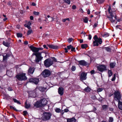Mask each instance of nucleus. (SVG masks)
Returning a JSON list of instances; mask_svg holds the SVG:
<instances>
[{"label": "nucleus", "instance_id": "338daca9", "mask_svg": "<svg viewBox=\"0 0 122 122\" xmlns=\"http://www.w3.org/2000/svg\"><path fill=\"white\" fill-rule=\"evenodd\" d=\"M43 46L44 48H46L47 49H48V47H47L46 46V45H44Z\"/></svg>", "mask_w": 122, "mask_h": 122}, {"label": "nucleus", "instance_id": "72a5a7b5", "mask_svg": "<svg viewBox=\"0 0 122 122\" xmlns=\"http://www.w3.org/2000/svg\"><path fill=\"white\" fill-rule=\"evenodd\" d=\"M63 1L64 3H67L68 5H70V0H63Z\"/></svg>", "mask_w": 122, "mask_h": 122}, {"label": "nucleus", "instance_id": "6e6552de", "mask_svg": "<svg viewBox=\"0 0 122 122\" xmlns=\"http://www.w3.org/2000/svg\"><path fill=\"white\" fill-rule=\"evenodd\" d=\"M42 74L43 77H46L50 75L51 72L49 70L45 69L42 72Z\"/></svg>", "mask_w": 122, "mask_h": 122}, {"label": "nucleus", "instance_id": "f03ea898", "mask_svg": "<svg viewBox=\"0 0 122 122\" xmlns=\"http://www.w3.org/2000/svg\"><path fill=\"white\" fill-rule=\"evenodd\" d=\"M93 38L94 40V41H93V46H98L99 45H101L102 44V39L98 38L97 35H95Z\"/></svg>", "mask_w": 122, "mask_h": 122}, {"label": "nucleus", "instance_id": "a19ab883", "mask_svg": "<svg viewBox=\"0 0 122 122\" xmlns=\"http://www.w3.org/2000/svg\"><path fill=\"white\" fill-rule=\"evenodd\" d=\"M76 69V67L74 66H72V67L71 68V70L73 71H75Z\"/></svg>", "mask_w": 122, "mask_h": 122}, {"label": "nucleus", "instance_id": "b1692460", "mask_svg": "<svg viewBox=\"0 0 122 122\" xmlns=\"http://www.w3.org/2000/svg\"><path fill=\"white\" fill-rule=\"evenodd\" d=\"M91 89L88 87L87 86L84 89V91L86 92H90Z\"/></svg>", "mask_w": 122, "mask_h": 122}, {"label": "nucleus", "instance_id": "39448f33", "mask_svg": "<svg viewBox=\"0 0 122 122\" xmlns=\"http://www.w3.org/2000/svg\"><path fill=\"white\" fill-rule=\"evenodd\" d=\"M51 115V114L50 112H44L43 113L42 119L44 121L49 120L50 119Z\"/></svg>", "mask_w": 122, "mask_h": 122}, {"label": "nucleus", "instance_id": "c85d7f7f", "mask_svg": "<svg viewBox=\"0 0 122 122\" xmlns=\"http://www.w3.org/2000/svg\"><path fill=\"white\" fill-rule=\"evenodd\" d=\"M55 111L57 113L60 112L61 110L58 108H56L55 109Z\"/></svg>", "mask_w": 122, "mask_h": 122}, {"label": "nucleus", "instance_id": "423d86ee", "mask_svg": "<svg viewBox=\"0 0 122 122\" xmlns=\"http://www.w3.org/2000/svg\"><path fill=\"white\" fill-rule=\"evenodd\" d=\"M53 64V60L50 59H47L44 62L45 66L46 67H49Z\"/></svg>", "mask_w": 122, "mask_h": 122}, {"label": "nucleus", "instance_id": "4c0bfd02", "mask_svg": "<svg viewBox=\"0 0 122 122\" xmlns=\"http://www.w3.org/2000/svg\"><path fill=\"white\" fill-rule=\"evenodd\" d=\"M83 21L85 23H87L88 21V19L86 17L85 18L83 19Z\"/></svg>", "mask_w": 122, "mask_h": 122}, {"label": "nucleus", "instance_id": "37998d69", "mask_svg": "<svg viewBox=\"0 0 122 122\" xmlns=\"http://www.w3.org/2000/svg\"><path fill=\"white\" fill-rule=\"evenodd\" d=\"M17 35L18 37H22V35L21 33H17Z\"/></svg>", "mask_w": 122, "mask_h": 122}, {"label": "nucleus", "instance_id": "ea45409f", "mask_svg": "<svg viewBox=\"0 0 122 122\" xmlns=\"http://www.w3.org/2000/svg\"><path fill=\"white\" fill-rule=\"evenodd\" d=\"M33 14L35 15H38L39 14V12H36L35 11H34L33 12Z\"/></svg>", "mask_w": 122, "mask_h": 122}, {"label": "nucleus", "instance_id": "7c9ffc66", "mask_svg": "<svg viewBox=\"0 0 122 122\" xmlns=\"http://www.w3.org/2000/svg\"><path fill=\"white\" fill-rule=\"evenodd\" d=\"M25 107L26 108H28L30 107V105L29 104H27L26 102H25Z\"/></svg>", "mask_w": 122, "mask_h": 122}, {"label": "nucleus", "instance_id": "9b49d317", "mask_svg": "<svg viewBox=\"0 0 122 122\" xmlns=\"http://www.w3.org/2000/svg\"><path fill=\"white\" fill-rule=\"evenodd\" d=\"M39 81V79L36 78H30L29 80V82L34 83L36 84H37Z\"/></svg>", "mask_w": 122, "mask_h": 122}, {"label": "nucleus", "instance_id": "8fccbe9b", "mask_svg": "<svg viewBox=\"0 0 122 122\" xmlns=\"http://www.w3.org/2000/svg\"><path fill=\"white\" fill-rule=\"evenodd\" d=\"M106 50L108 51H111V49L110 48L108 47H106L105 48Z\"/></svg>", "mask_w": 122, "mask_h": 122}, {"label": "nucleus", "instance_id": "a878e982", "mask_svg": "<svg viewBox=\"0 0 122 122\" xmlns=\"http://www.w3.org/2000/svg\"><path fill=\"white\" fill-rule=\"evenodd\" d=\"M47 17L50 18L48 20L49 22H52L54 20V18L51 17L49 15H48L47 16Z\"/></svg>", "mask_w": 122, "mask_h": 122}, {"label": "nucleus", "instance_id": "412c9836", "mask_svg": "<svg viewBox=\"0 0 122 122\" xmlns=\"http://www.w3.org/2000/svg\"><path fill=\"white\" fill-rule=\"evenodd\" d=\"M48 46L50 48L55 49L58 48V47L57 46L54 45H48Z\"/></svg>", "mask_w": 122, "mask_h": 122}, {"label": "nucleus", "instance_id": "2eb2a0df", "mask_svg": "<svg viewBox=\"0 0 122 122\" xmlns=\"http://www.w3.org/2000/svg\"><path fill=\"white\" fill-rule=\"evenodd\" d=\"M79 65L82 66H86L87 65V63L84 60H82L78 61Z\"/></svg>", "mask_w": 122, "mask_h": 122}, {"label": "nucleus", "instance_id": "69168bd1", "mask_svg": "<svg viewBox=\"0 0 122 122\" xmlns=\"http://www.w3.org/2000/svg\"><path fill=\"white\" fill-rule=\"evenodd\" d=\"M52 59H53V61H54L55 62L56 61V59L55 57H53L52 58Z\"/></svg>", "mask_w": 122, "mask_h": 122}, {"label": "nucleus", "instance_id": "dca6fc26", "mask_svg": "<svg viewBox=\"0 0 122 122\" xmlns=\"http://www.w3.org/2000/svg\"><path fill=\"white\" fill-rule=\"evenodd\" d=\"M64 89L62 87H60L58 89V92L59 94L61 95H63L64 93Z\"/></svg>", "mask_w": 122, "mask_h": 122}, {"label": "nucleus", "instance_id": "3c124183", "mask_svg": "<svg viewBox=\"0 0 122 122\" xmlns=\"http://www.w3.org/2000/svg\"><path fill=\"white\" fill-rule=\"evenodd\" d=\"M10 107L11 109H13L15 110H16V108H15V107H13L11 106H10Z\"/></svg>", "mask_w": 122, "mask_h": 122}, {"label": "nucleus", "instance_id": "20e7f679", "mask_svg": "<svg viewBox=\"0 0 122 122\" xmlns=\"http://www.w3.org/2000/svg\"><path fill=\"white\" fill-rule=\"evenodd\" d=\"M25 74V73H20L16 75V77L20 81H25L27 79Z\"/></svg>", "mask_w": 122, "mask_h": 122}, {"label": "nucleus", "instance_id": "0eeeda50", "mask_svg": "<svg viewBox=\"0 0 122 122\" xmlns=\"http://www.w3.org/2000/svg\"><path fill=\"white\" fill-rule=\"evenodd\" d=\"M97 70L100 71L102 72L107 70L106 66L104 65H99L97 66Z\"/></svg>", "mask_w": 122, "mask_h": 122}, {"label": "nucleus", "instance_id": "09e8293b", "mask_svg": "<svg viewBox=\"0 0 122 122\" xmlns=\"http://www.w3.org/2000/svg\"><path fill=\"white\" fill-rule=\"evenodd\" d=\"M72 46L71 45H70L69 46H67V49L68 50H70L72 48Z\"/></svg>", "mask_w": 122, "mask_h": 122}, {"label": "nucleus", "instance_id": "f3484780", "mask_svg": "<svg viewBox=\"0 0 122 122\" xmlns=\"http://www.w3.org/2000/svg\"><path fill=\"white\" fill-rule=\"evenodd\" d=\"M35 68L34 67H30L28 70V73L29 74H32L34 72Z\"/></svg>", "mask_w": 122, "mask_h": 122}, {"label": "nucleus", "instance_id": "c756f323", "mask_svg": "<svg viewBox=\"0 0 122 122\" xmlns=\"http://www.w3.org/2000/svg\"><path fill=\"white\" fill-rule=\"evenodd\" d=\"M102 109L104 111L106 110L107 108V105H104L102 107Z\"/></svg>", "mask_w": 122, "mask_h": 122}, {"label": "nucleus", "instance_id": "f8f14e48", "mask_svg": "<svg viewBox=\"0 0 122 122\" xmlns=\"http://www.w3.org/2000/svg\"><path fill=\"white\" fill-rule=\"evenodd\" d=\"M87 74L84 72H82L80 76V79L81 80H84L86 78Z\"/></svg>", "mask_w": 122, "mask_h": 122}, {"label": "nucleus", "instance_id": "f257e3e1", "mask_svg": "<svg viewBox=\"0 0 122 122\" xmlns=\"http://www.w3.org/2000/svg\"><path fill=\"white\" fill-rule=\"evenodd\" d=\"M108 11L110 15L109 16L107 17L112 22H115L117 19V16L115 15V12L112 11L110 6H109L108 9Z\"/></svg>", "mask_w": 122, "mask_h": 122}, {"label": "nucleus", "instance_id": "f704fd0d", "mask_svg": "<svg viewBox=\"0 0 122 122\" xmlns=\"http://www.w3.org/2000/svg\"><path fill=\"white\" fill-rule=\"evenodd\" d=\"M66 20H67L68 21H70V19L69 18L64 19H63L62 20V21L63 22H65Z\"/></svg>", "mask_w": 122, "mask_h": 122}, {"label": "nucleus", "instance_id": "c9c22d12", "mask_svg": "<svg viewBox=\"0 0 122 122\" xmlns=\"http://www.w3.org/2000/svg\"><path fill=\"white\" fill-rule=\"evenodd\" d=\"M113 118L112 117H110L109 119V122H113Z\"/></svg>", "mask_w": 122, "mask_h": 122}, {"label": "nucleus", "instance_id": "e433bc0d", "mask_svg": "<svg viewBox=\"0 0 122 122\" xmlns=\"http://www.w3.org/2000/svg\"><path fill=\"white\" fill-rule=\"evenodd\" d=\"M87 44H82L81 45V47L82 49H84L87 47Z\"/></svg>", "mask_w": 122, "mask_h": 122}, {"label": "nucleus", "instance_id": "4d7b16f0", "mask_svg": "<svg viewBox=\"0 0 122 122\" xmlns=\"http://www.w3.org/2000/svg\"><path fill=\"white\" fill-rule=\"evenodd\" d=\"M75 48L73 47L72 46V48H71V51H75Z\"/></svg>", "mask_w": 122, "mask_h": 122}, {"label": "nucleus", "instance_id": "473e14b6", "mask_svg": "<svg viewBox=\"0 0 122 122\" xmlns=\"http://www.w3.org/2000/svg\"><path fill=\"white\" fill-rule=\"evenodd\" d=\"M105 0H97V2L98 4H102L104 2Z\"/></svg>", "mask_w": 122, "mask_h": 122}, {"label": "nucleus", "instance_id": "6ab92c4d", "mask_svg": "<svg viewBox=\"0 0 122 122\" xmlns=\"http://www.w3.org/2000/svg\"><path fill=\"white\" fill-rule=\"evenodd\" d=\"M76 119L74 117L67 119V122H76Z\"/></svg>", "mask_w": 122, "mask_h": 122}, {"label": "nucleus", "instance_id": "4468645a", "mask_svg": "<svg viewBox=\"0 0 122 122\" xmlns=\"http://www.w3.org/2000/svg\"><path fill=\"white\" fill-rule=\"evenodd\" d=\"M40 101L42 106L46 105L47 102V100L45 98L41 99Z\"/></svg>", "mask_w": 122, "mask_h": 122}, {"label": "nucleus", "instance_id": "bf43d9fd", "mask_svg": "<svg viewBox=\"0 0 122 122\" xmlns=\"http://www.w3.org/2000/svg\"><path fill=\"white\" fill-rule=\"evenodd\" d=\"M72 8L73 9H75L76 8V6L75 5H73L72 6Z\"/></svg>", "mask_w": 122, "mask_h": 122}, {"label": "nucleus", "instance_id": "9d476101", "mask_svg": "<svg viewBox=\"0 0 122 122\" xmlns=\"http://www.w3.org/2000/svg\"><path fill=\"white\" fill-rule=\"evenodd\" d=\"M30 48L33 52L35 53H38L40 49V48H36L32 46H30Z\"/></svg>", "mask_w": 122, "mask_h": 122}, {"label": "nucleus", "instance_id": "680f3d73", "mask_svg": "<svg viewBox=\"0 0 122 122\" xmlns=\"http://www.w3.org/2000/svg\"><path fill=\"white\" fill-rule=\"evenodd\" d=\"M23 113L24 114V115H26L27 114V112L26 111H24L23 112Z\"/></svg>", "mask_w": 122, "mask_h": 122}, {"label": "nucleus", "instance_id": "7ed1b4c3", "mask_svg": "<svg viewBox=\"0 0 122 122\" xmlns=\"http://www.w3.org/2000/svg\"><path fill=\"white\" fill-rule=\"evenodd\" d=\"M121 94L119 90L115 91L114 93V99L116 101L118 102L121 99Z\"/></svg>", "mask_w": 122, "mask_h": 122}, {"label": "nucleus", "instance_id": "ddd939ff", "mask_svg": "<svg viewBox=\"0 0 122 122\" xmlns=\"http://www.w3.org/2000/svg\"><path fill=\"white\" fill-rule=\"evenodd\" d=\"M42 57L41 56V54L40 53L36 57L35 61L36 63H38L39 61L41 60Z\"/></svg>", "mask_w": 122, "mask_h": 122}, {"label": "nucleus", "instance_id": "c03bdc74", "mask_svg": "<svg viewBox=\"0 0 122 122\" xmlns=\"http://www.w3.org/2000/svg\"><path fill=\"white\" fill-rule=\"evenodd\" d=\"M41 53H33L32 54V55H35L36 56V57L37 56H38V55H39Z\"/></svg>", "mask_w": 122, "mask_h": 122}, {"label": "nucleus", "instance_id": "a211bd4d", "mask_svg": "<svg viewBox=\"0 0 122 122\" xmlns=\"http://www.w3.org/2000/svg\"><path fill=\"white\" fill-rule=\"evenodd\" d=\"M34 106L36 107H42L40 101H37L34 104Z\"/></svg>", "mask_w": 122, "mask_h": 122}, {"label": "nucleus", "instance_id": "cd10ccee", "mask_svg": "<svg viewBox=\"0 0 122 122\" xmlns=\"http://www.w3.org/2000/svg\"><path fill=\"white\" fill-rule=\"evenodd\" d=\"M13 100L15 103H17V104H20L21 103L19 101L17 100L16 99L14 98L13 99Z\"/></svg>", "mask_w": 122, "mask_h": 122}, {"label": "nucleus", "instance_id": "393cba45", "mask_svg": "<svg viewBox=\"0 0 122 122\" xmlns=\"http://www.w3.org/2000/svg\"><path fill=\"white\" fill-rule=\"evenodd\" d=\"M116 64V63L115 62L110 63V67L111 68H114V67Z\"/></svg>", "mask_w": 122, "mask_h": 122}, {"label": "nucleus", "instance_id": "aec40b11", "mask_svg": "<svg viewBox=\"0 0 122 122\" xmlns=\"http://www.w3.org/2000/svg\"><path fill=\"white\" fill-rule=\"evenodd\" d=\"M31 25V23L29 21L26 23L24 25V26L25 27H27L28 29H30L31 28L30 26Z\"/></svg>", "mask_w": 122, "mask_h": 122}, {"label": "nucleus", "instance_id": "774afa93", "mask_svg": "<svg viewBox=\"0 0 122 122\" xmlns=\"http://www.w3.org/2000/svg\"><path fill=\"white\" fill-rule=\"evenodd\" d=\"M87 14H89L90 13V11L89 10V9H88L87 10Z\"/></svg>", "mask_w": 122, "mask_h": 122}, {"label": "nucleus", "instance_id": "de8ad7c7", "mask_svg": "<svg viewBox=\"0 0 122 122\" xmlns=\"http://www.w3.org/2000/svg\"><path fill=\"white\" fill-rule=\"evenodd\" d=\"M103 90V89L102 88H99L97 89V91L98 92H100Z\"/></svg>", "mask_w": 122, "mask_h": 122}, {"label": "nucleus", "instance_id": "864d4df0", "mask_svg": "<svg viewBox=\"0 0 122 122\" xmlns=\"http://www.w3.org/2000/svg\"><path fill=\"white\" fill-rule=\"evenodd\" d=\"M115 76L114 75L112 79L111 80L112 81H114L115 80Z\"/></svg>", "mask_w": 122, "mask_h": 122}, {"label": "nucleus", "instance_id": "e2e57ef3", "mask_svg": "<svg viewBox=\"0 0 122 122\" xmlns=\"http://www.w3.org/2000/svg\"><path fill=\"white\" fill-rule=\"evenodd\" d=\"M28 44V42L27 41H25L24 42V44L25 45H27Z\"/></svg>", "mask_w": 122, "mask_h": 122}, {"label": "nucleus", "instance_id": "4be33fe9", "mask_svg": "<svg viewBox=\"0 0 122 122\" xmlns=\"http://www.w3.org/2000/svg\"><path fill=\"white\" fill-rule=\"evenodd\" d=\"M10 55L9 54H6L5 56L3 55V61H6L8 58L10 56Z\"/></svg>", "mask_w": 122, "mask_h": 122}, {"label": "nucleus", "instance_id": "bb28decb", "mask_svg": "<svg viewBox=\"0 0 122 122\" xmlns=\"http://www.w3.org/2000/svg\"><path fill=\"white\" fill-rule=\"evenodd\" d=\"M3 44L6 47H9L10 46V43L4 41L3 42Z\"/></svg>", "mask_w": 122, "mask_h": 122}, {"label": "nucleus", "instance_id": "1a4fd4ad", "mask_svg": "<svg viewBox=\"0 0 122 122\" xmlns=\"http://www.w3.org/2000/svg\"><path fill=\"white\" fill-rule=\"evenodd\" d=\"M29 96L32 97H35L36 96V93L34 91H29L28 92Z\"/></svg>", "mask_w": 122, "mask_h": 122}, {"label": "nucleus", "instance_id": "5fc2aeb1", "mask_svg": "<svg viewBox=\"0 0 122 122\" xmlns=\"http://www.w3.org/2000/svg\"><path fill=\"white\" fill-rule=\"evenodd\" d=\"M22 65V64L19 65H16L15 66V67L16 68H18L20 66H21Z\"/></svg>", "mask_w": 122, "mask_h": 122}, {"label": "nucleus", "instance_id": "6e6d98bb", "mask_svg": "<svg viewBox=\"0 0 122 122\" xmlns=\"http://www.w3.org/2000/svg\"><path fill=\"white\" fill-rule=\"evenodd\" d=\"M64 111L65 112H67L69 111V110L67 108H66L64 110Z\"/></svg>", "mask_w": 122, "mask_h": 122}, {"label": "nucleus", "instance_id": "58836bf2", "mask_svg": "<svg viewBox=\"0 0 122 122\" xmlns=\"http://www.w3.org/2000/svg\"><path fill=\"white\" fill-rule=\"evenodd\" d=\"M32 32V30L31 29L29 30L27 32V35H29Z\"/></svg>", "mask_w": 122, "mask_h": 122}, {"label": "nucleus", "instance_id": "603ef678", "mask_svg": "<svg viewBox=\"0 0 122 122\" xmlns=\"http://www.w3.org/2000/svg\"><path fill=\"white\" fill-rule=\"evenodd\" d=\"M90 73L91 75L94 74L95 73V71L94 70H92L91 71Z\"/></svg>", "mask_w": 122, "mask_h": 122}, {"label": "nucleus", "instance_id": "49530a36", "mask_svg": "<svg viewBox=\"0 0 122 122\" xmlns=\"http://www.w3.org/2000/svg\"><path fill=\"white\" fill-rule=\"evenodd\" d=\"M98 25V22H97L95 24H94L93 25V28H94L97 27Z\"/></svg>", "mask_w": 122, "mask_h": 122}, {"label": "nucleus", "instance_id": "0e129e2a", "mask_svg": "<svg viewBox=\"0 0 122 122\" xmlns=\"http://www.w3.org/2000/svg\"><path fill=\"white\" fill-rule=\"evenodd\" d=\"M20 25H17L16 26V27L18 29H20Z\"/></svg>", "mask_w": 122, "mask_h": 122}, {"label": "nucleus", "instance_id": "a18cd8bd", "mask_svg": "<svg viewBox=\"0 0 122 122\" xmlns=\"http://www.w3.org/2000/svg\"><path fill=\"white\" fill-rule=\"evenodd\" d=\"M73 39L72 38H70L68 39V41L69 43H70L73 40Z\"/></svg>", "mask_w": 122, "mask_h": 122}, {"label": "nucleus", "instance_id": "5701e85b", "mask_svg": "<svg viewBox=\"0 0 122 122\" xmlns=\"http://www.w3.org/2000/svg\"><path fill=\"white\" fill-rule=\"evenodd\" d=\"M118 102V107L119 109L122 110V102L120 101Z\"/></svg>", "mask_w": 122, "mask_h": 122}, {"label": "nucleus", "instance_id": "2f4dec72", "mask_svg": "<svg viewBox=\"0 0 122 122\" xmlns=\"http://www.w3.org/2000/svg\"><path fill=\"white\" fill-rule=\"evenodd\" d=\"M108 75L109 77L111 76L112 75V71L111 70H109L108 71Z\"/></svg>", "mask_w": 122, "mask_h": 122}, {"label": "nucleus", "instance_id": "13d9d810", "mask_svg": "<svg viewBox=\"0 0 122 122\" xmlns=\"http://www.w3.org/2000/svg\"><path fill=\"white\" fill-rule=\"evenodd\" d=\"M92 36L90 34L88 36V39L89 40H90L92 38Z\"/></svg>", "mask_w": 122, "mask_h": 122}, {"label": "nucleus", "instance_id": "052dcab7", "mask_svg": "<svg viewBox=\"0 0 122 122\" xmlns=\"http://www.w3.org/2000/svg\"><path fill=\"white\" fill-rule=\"evenodd\" d=\"M8 89L9 91H11L12 90V89L10 87H8Z\"/></svg>", "mask_w": 122, "mask_h": 122}, {"label": "nucleus", "instance_id": "79ce46f5", "mask_svg": "<svg viewBox=\"0 0 122 122\" xmlns=\"http://www.w3.org/2000/svg\"><path fill=\"white\" fill-rule=\"evenodd\" d=\"M109 36V34L107 33H105L103 35V36L105 37H106Z\"/></svg>", "mask_w": 122, "mask_h": 122}]
</instances>
